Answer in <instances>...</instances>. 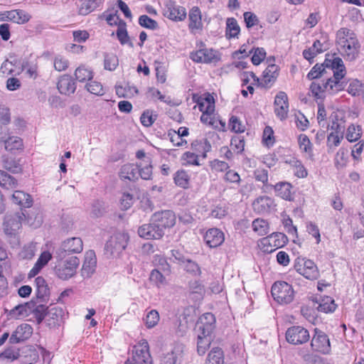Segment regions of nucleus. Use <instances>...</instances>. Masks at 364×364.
<instances>
[{"label": "nucleus", "instance_id": "nucleus-23", "mask_svg": "<svg viewBox=\"0 0 364 364\" xmlns=\"http://www.w3.org/2000/svg\"><path fill=\"white\" fill-rule=\"evenodd\" d=\"M97 259L94 251H88L85 253V261L81 269L84 277H90L95 271Z\"/></svg>", "mask_w": 364, "mask_h": 364}, {"label": "nucleus", "instance_id": "nucleus-7", "mask_svg": "<svg viewBox=\"0 0 364 364\" xmlns=\"http://www.w3.org/2000/svg\"><path fill=\"white\" fill-rule=\"evenodd\" d=\"M129 235L126 232H116L107 242L105 247L106 254L112 257H118L126 248Z\"/></svg>", "mask_w": 364, "mask_h": 364}, {"label": "nucleus", "instance_id": "nucleus-58", "mask_svg": "<svg viewBox=\"0 0 364 364\" xmlns=\"http://www.w3.org/2000/svg\"><path fill=\"white\" fill-rule=\"evenodd\" d=\"M119 64L118 58L113 53L105 55L104 66L106 70H114Z\"/></svg>", "mask_w": 364, "mask_h": 364}, {"label": "nucleus", "instance_id": "nucleus-57", "mask_svg": "<svg viewBox=\"0 0 364 364\" xmlns=\"http://www.w3.org/2000/svg\"><path fill=\"white\" fill-rule=\"evenodd\" d=\"M98 4L96 0H87L80 7L79 14L83 16L87 15L95 10Z\"/></svg>", "mask_w": 364, "mask_h": 364}, {"label": "nucleus", "instance_id": "nucleus-12", "mask_svg": "<svg viewBox=\"0 0 364 364\" xmlns=\"http://www.w3.org/2000/svg\"><path fill=\"white\" fill-rule=\"evenodd\" d=\"M310 338L309 331L302 326H294L286 331V340L293 345H301L306 343Z\"/></svg>", "mask_w": 364, "mask_h": 364}, {"label": "nucleus", "instance_id": "nucleus-34", "mask_svg": "<svg viewBox=\"0 0 364 364\" xmlns=\"http://www.w3.org/2000/svg\"><path fill=\"white\" fill-rule=\"evenodd\" d=\"M10 21L17 24H24L28 22L31 16L24 10L14 9L10 11Z\"/></svg>", "mask_w": 364, "mask_h": 364}, {"label": "nucleus", "instance_id": "nucleus-41", "mask_svg": "<svg viewBox=\"0 0 364 364\" xmlns=\"http://www.w3.org/2000/svg\"><path fill=\"white\" fill-rule=\"evenodd\" d=\"M205 364H224V355L222 349L213 348L208 355Z\"/></svg>", "mask_w": 364, "mask_h": 364}, {"label": "nucleus", "instance_id": "nucleus-38", "mask_svg": "<svg viewBox=\"0 0 364 364\" xmlns=\"http://www.w3.org/2000/svg\"><path fill=\"white\" fill-rule=\"evenodd\" d=\"M126 27L127 24L125 22L120 23L116 31L117 37L122 45L127 44L130 48H133L134 44L130 40Z\"/></svg>", "mask_w": 364, "mask_h": 364}, {"label": "nucleus", "instance_id": "nucleus-18", "mask_svg": "<svg viewBox=\"0 0 364 364\" xmlns=\"http://www.w3.org/2000/svg\"><path fill=\"white\" fill-rule=\"evenodd\" d=\"M274 112L281 120L287 117L289 112V102L287 95L282 91L279 92L274 98Z\"/></svg>", "mask_w": 364, "mask_h": 364}, {"label": "nucleus", "instance_id": "nucleus-51", "mask_svg": "<svg viewBox=\"0 0 364 364\" xmlns=\"http://www.w3.org/2000/svg\"><path fill=\"white\" fill-rule=\"evenodd\" d=\"M191 146L194 150L201 152L203 158H206L207 152H208L211 149L210 144L205 139L193 141L191 144Z\"/></svg>", "mask_w": 364, "mask_h": 364}, {"label": "nucleus", "instance_id": "nucleus-31", "mask_svg": "<svg viewBox=\"0 0 364 364\" xmlns=\"http://www.w3.org/2000/svg\"><path fill=\"white\" fill-rule=\"evenodd\" d=\"M52 259V255L48 251L43 252L39 256L38 260L35 263L33 268L30 270L28 276L30 277H35L40 271Z\"/></svg>", "mask_w": 364, "mask_h": 364}, {"label": "nucleus", "instance_id": "nucleus-55", "mask_svg": "<svg viewBox=\"0 0 364 364\" xmlns=\"http://www.w3.org/2000/svg\"><path fill=\"white\" fill-rule=\"evenodd\" d=\"M226 36L229 38L236 37L240 32V26L233 18L227 19Z\"/></svg>", "mask_w": 364, "mask_h": 364}, {"label": "nucleus", "instance_id": "nucleus-29", "mask_svg": "<svg viewBox=\"0 0 364 364\" xmlns=\"http://www.w3.org/2000/svg\"><path fill=\"white\" fill-rule=\"evenodd\" d=\"M273 205V200L268 196H260L252 203L254 210L259 213H268Z\"/></svg>", "mask_w": 364, "mask_h": 364}, {"label": "nucleus", "instance_id": "nucleus-47", "mask_svg": "<svg viewBox=\"0 0 364 364\" xmlns=\"http://www.w3.org/2000/svg\"><path fill=\"white\" fill-rule=\"evenodd\" d=\"M37 250V243L29 242L23 247L19 256L24 259H31L35 256Z\"/></svg>", "mask_w": 364, "mask_h": 364}, {"label": "nucleus", "instance_id": "nucleus-28", "mask_svg": "<svg viewBox=\"0 0 364 364\" xmlns=\"http://www.w3.org/2000/svg\"><path fill=\"white\" fill-rule=\"evenodd\" d=\"M139 167L134 164H127L122 166L119 175L122 180L136 181L138 179Z\"/></svg>", "mask_w": 364, "mask_h": 364}, {"label": "nucleus", "instance_id": "nucleus-54", "mask_svg": "<svg viewBox=\"0 0 364 364\" xmlns=\"http://www.w3.org/2000/svg\"><path fill=\"white\" fill-rule=\"evenodd\" d=\"M188 134V129L186 127H180L177 132H174L173 134H169L170 139L172 143H175V139L177 138L179 141H177L175 145L180 146L186 144V141L182 139L183 136H186Z\"/></svg>", "mask_w": 364, "mask_h": 364}, {"label": "nucleus", "instance_id": "nucleus-64", "mask_svg": "<svg viewBox=\"0 0 364 364\" xmlns=\"http://www.w3.org/2000/svg\"><path fill=\"white\" fill-rule=\"evenodd\" d=\"M139 23L141 26L154 30L158 27L157 22L146 15H142L139 18Z\"/></svg>", "mask_w": 364, "mask_h": 364}, {"label": "nucleus", "instance_id": "nucleus-27", "mask_svg": "<svg viewBox=\"0 0 364 364\" xmlns=\"http://www.w3.org/2000/svg\"><path fill=\"white\" fill-rule=\"evenodd\" d=\"M278 66L272 64L267 66L263 73V77L261 82V86L269 87L278 77Z\"/></svg>", "mask_w": 364, "mask_h": 364}, {"label": "nucleus", "instance_id": "nucleus-52", "mask_svg": "<svg viewBox=\"0 0 364 364\" xmlns=\"http://www.w3.org/2000/svg\"><path fill=\"white\" fill-rule=\"evenodd\" d=\"M6 150L13 151L21 149L23 146L22 140L18 136H9L4 141Z\"/></svg>", "mask_w": 364, "mask_h": 364}, {"label": "nucleus", "instance_id": "nucleus-5", "mask_svg": "<svg viewBox=\"0 0 364 364\" xmlns=\"http://www.w3.org/2000/svg\"><path fill=\"white\" fill-rule=\"evenodd\" d=\"M26 220V211L21 210L6 215L3 224L4 234L9 238H16L21 228L22 223Z\"/></svg>", "mask_w": 364, "mask_h": 364}, {"label": "nucleus", "instance_id": "nucleus-32", "mask_svg": "<svg viewBox=\"0 0 364 364\" xmlns=\"http://www.w3.org/2000/svg\"><path fill=\"white\" fill-rule=\"evenodd\" d=\"M11 200L22 208H29L33 204L31 196L22 191H15L11 196Z\"/></svg>", "mask_w": 364, "mask_h": 364}, {"label": "nucleus", "instance_id": "nucleus-10", "mask_svg": "<svg viewBox=\"0 0 364 364\" xmlns=\"http://www.w3.org/2000/svg\"><path fill=\"white\" fill-rule=\"evenodd\" d=\"M287 238L283 233L274 232L259 240V246L264 252H272L286 245Z\"/></svg>", "mask_w": 364, "mask_h": 364}, {"label": "nucleus", "instance_id": "nucleus-49", "mask_svg": "<svg viewBox=\"0 0 364 364\" xmlns=\"http://www.w3.org/2000/svg\"><path fill=\"white\" fill-rule=\"evenodd\" d=\"M159 314L155 309L148 311L144 318V321L147 328H152L155 327L159 323Z\"/></svg>", "mask_w": 364, "mask_h": 364}, {"label": "nucleus", "instance_id": "nucleus-22", "mask_svg": "<svg viewBox=\"0 0 364 364\" xmlns=\"http://www.w3.org/2000/svg\"><path fill=\"white\" fill-rule=\"evenodd\" d=\"M64 314L62 308L58 306H50L46 313V321L50 328L59 326Z\"/></svg>", "mask_w": 364, "mask_h": 364}, {"label": "nucleus", "instance_id": "nucleus-25", "mask_svg": "<svg viewBox=\"0 0 364 364\" xmlns=\"http://www.w3.org/2000/svg\"><path fill=\"white\" fill-rule=\"evenodd\" d=\"M34 306L32 301L18 304L10 310L9 316L14 319L27 317L33 311Z\"/></svg>", "mask_w": 364, "mask_h": 364}, {"label": "nucleus", "instance_id": "nucleus-40", "mask_svg": "<svg viewBox=\"0 0 364 364\" xmlns=\"http://www.w3.org/2000/svg\"><path fill=\"white\" fill-rule=\"evenodd\" d=\"M325 50L326 48H323V45L320 42V41L316 40L314 41L311 47L304 50L303 55L305 59L311 60L317 54L323 53Z\"/></svg>", "mask_w": 364, "mask_h": 364}, {"label": "nucleus", "instance_id": "nucleus-1", "mask_svg": "<svg viewBox=\"0 0 364 364\" xmlns=\"http://www.w3.org/2000/svg\"><path fill=\"white\" fill-rule=\"evenodd\" d=\"M327 67L331 65L333 68V77L328 78L326 82H313L310 86V91L312 95L317 97H323L324 92L333 93L342 90V83L340 80L346 75V68L341 58H333V60L326 59Z\"/></svg>", "mask_w": 364, "mask_h": 364}, {"label": "nucleus", "instance_id": "nucleus-48", "mask_svg": "<svg viewBox=\"0 0 364 364\" xmlns=\"http://www.w3.org/2000/svg\"><path fill=\"white\" fill-rule=\"evenodd\" d=\"M175 183L183 188H188L189 186L190 176L184 170L178 171L173 177Z\"/></svg>", "mask_w": 364, "mask_h": 364}, {"label": "nucleus", "instance_id": "nucleus-17", "mask_svg": "<svg viewBox=\"0 0 364 364\" xmlns=\"http://www.w3.org/2000/svg\"><path fill=\"white\" fill-rule=\"evenodd\" d=\"M138 234L141 237L146 240H159L163 237L164 232L158 227L154 221L151 220L150 223L144 224L139 228Z\"/></svg>", "mask_w": 364, "mask_h": 364}, {"label": "nucleus", "instance_id": "nucleus-4", "mask_svg": "<svg viewBox=\"0 0 364 364\" xmlns=\"http://www.w3.org/2000/svg\"><path fill=\"white\" fill-rule=\"evenodd\" d=\"M343 114L340 111L332 112L330 119L332 122L331 129L334 132H331L327 136V146L328 149H333L339 146L343 139V134L345 128L344 121L343 120Z\"/></svg>", "mask_w": 364, "mask_h": 364}, {"label": "nucleus", "instance_id": "nucleus-8", "mask_svg": "<svg viewBox=\"0 0 364 364\" xmlns=\"http://www.w3.org/2000/svg\"><path fill=\"white\" fill-rule=\"evenodd\" d=\"M272 294L279 304H289L294 296L291 286L285 282H275L272 287Z\"/></svg>", "mask_w": 364, "mask_h": 364}, {"label": "nucleus", "instance_id": "nucleus-3", "mask_svg": "<svg viewBox=\"0 0 364 364\" xmlns=\"http://www.w3.org/2000/svg\"><path fill=\"white\" fill-rule=\"evenodd\" d=\"M215 318L213 314H204L200 318L199 333L197 337V352L203 355L210 348L214 336Z\"/></svg>", "mask_w": 364, "mask_h": 364}, {"label": "nucleus", "instance_id": "nucleus-11", "mask_svg": "<svg viewBox=\"0 0 364 364\" xmlns=\"http://www.w3.org/2000/svg\"><path fill=\"white\" fill-rule=\"evenodd\" d=\"M82 249L83 245L81 238L71 237L62 242L56 254L58 258L65 259L70 254L81 252Z\"/></svg>", "mask_w": 364, "mask_h": 364}, {"label": "nucleus", "instance_id": "nucleus-45", "mask_svg": "<svg viewBox=\"0 0 364 364\" xmlns=\"http://www.w3.org/2000/svg\"><path fill=\"white\" fill-rule=\"evenodd\" d=\"M348 161V149L341 147L336 154L334 159L335 166L338 169H341L346 166Z\"/></svg>", "mask_w": 364, "mask_h": 364}, {"label": "nucleus", "instance_id": "nucleus-37", "mask_svg": "<svg viewBox=\"0 0 364 364\" xmlns=\"http://www.w3.org/2000/svg\"><path fill=\"white\" fill-rule=\"evenodd\" d=\"M35 282L36 285L37 297L45 301L50 294V290L45 279L42 277H38Z\"/></svg>", "mask_w": 364, "mask_h": 364}, {"label": "nucleus", "instance_id": "nucleus-2", "mask_svg": "<svg viewBox=\"0 0 364 364\" xmlns=\"http://www.w3.org/2000/svg\"><path fill=\"white\" fill-rule=\"evenodd\" d=\"M336 43L338 50L348 60H354L358 55L360 44L355 33L341 28L336 33Z\"/></svg>", "mask_w": 364, "mask_h": 364}, {"label": "nucleus", "instance_id": "nucleus-62", "mask_svg": "<svg viewBox=\"0 0 364 364\" xmlns=\"http://www.w3.org/2000/svg\"><path fill=\"white\" fill-rule=\"evenodd\" d=\"M364 91L363 84L358 80H352L348 87V92L353 96L361 95Z\"/></svg>", "mask_w": 364, "mask_h": 364}, {"label": "nucleus", "instance_id": "nucleus-33", "mask_svg": "<svg viewBox=\"0 0 364 364\" xmlns=\"http://www.w3.org/2000/svg\"><path fill=\"white\" fill-rule=\"evenodd\" d=\"M3 167L12 173H19L23 171L20 160L9 156H3L1 158Z\"/></svg>", "mask_w": 364, "mask_h": 364}, {"label": "nucleus", "instance_id": "nucleus-61", "mask_svg": "<svg viewBox=\"0 0 364 364\" xmlns=\"http://www.w3.org/2000/svg\"><path fill=\"white\" fill-rule=\"evenodd\" d=\"M85 88L89 92L96 95H103L105 92L102 84L97 81H90L86 84Z\"/></svg>", "mask_w": 364, "mask_h": 364}, {"label": "nucleus", "instance_id": "nucleus-26", "mask_svg": "<svg viewBox=\"0 0 364 364\" xmlns=\"http://www.w3.org/2000/svg\"><path fill=\"white\" fill-rule=\"evenodd\" d=\"M201 11L198 6H193L188 14V28L192 31L201 30L203 28Z\"/></svg>", "mask_w": 364, "mask_h": 364}, {"label": "nucleus", "instance_id": "nucleus-56", "mask_svg": "<svg viewBox=\"0 0 364 364\" xmlns=\"http://www.w3.org/2000/svg\"><path fill=\"white\" fill-rule=\"evenodd\" d=\"M242 80V86H245L249 84L261 85L259 79L252 72H243L240 75Z\"/></svg>", "mask_w": 364, "mask_h": 364}, {"label": "nucleus", "instance_id": "nucleus-19", "mask_svg": "<svg viewBox=\"0 0 364 364\" xmlns=\"http://www.w3.org/2000/svg\"><path fill=\"white\" fill-rule=\"evenodd\" d=\"M190 58L196 63H210L217 62L220 58L217 52L213 49L203 48L196 52H192Z\"/></svg>", "mask_w": 364, "mask_h": 364}, {"label": "nucleus", "instance_id": "nucleus-63", "mask_svg": "<svg viewBox=\"0 0 364 364\" xmlns=\"http://www.w3.org/2000/svg\"><path fill=\"white\" fill-rule=\"evenodd\" d=\"M53 66L55 70L62 72L68 68L69 62L65 58L58 55L53 60Z\"/></svg>", "mask_w": 364, "mask_h": 364}, {"label": "nucleus", "instance_id": "nucleus-21", "mask_svg": "<svg viewBox=\"0 0 364 364\" xmlns=\"http://www.w3.org/2000/svg\"><path fill=\"white\" fill-rule=\"evenodd\" d=\"M225 240L224 233L218 228H210L204 235V241L210 248L217 247Z\"/></svg>", "mask_w": 364, "mask_h": 364}, {"label": "nucleus", "instance_id": "nucleus-39", "mask_svg": "<svg viewBox=\"0 0 364 364\" xmlns=\"http://www.w3.org/2000/svg\"><path fill=\"white\" fill-rule=\"evenodd\" d=\"M18 186L17 180L7 172L0 170V186L6 189H13Z\"/></svg>", "mask_w": 364, "mask_h": 364}, {"label": "nucleus", "instance_id": "nucleus-35", "mask_svg": "<svg viewBox=\"0 0 364 364\" xmlns=\"http://www.w3.org/2000/svg\"><path fill=\"white\" fill-rule=\"evenodd\" d=\"M198 108L202 112L214 113L215 101L213 97L208 94L205 97H201L198 102Z\"/></svg>", "mask_w": 364, "mask_h": 364}, {"label": "nucleus", "instance_id": "nucleus-36", "mask_svg": "<svg viewBox=\"0 0 364 364\" xmlns=\"http://www.w3.org/2000/svg\"><path fill=\"white\" fill-rule=\"evenodd\" d=\"M328 70L330 72L333 73V68L331 65L327 67L326 65V61L324 62L323 64L321 65L316 64L312 68V69L308 73L307 77L309 80L318 78L320 77H322L324 74H327Z\"/></svg>", "mask_w": 364, "mask_h": 364}, {"label": "nucleus", "instance_id": "nucleus-44", "mask_svg": "<svg viewBox=\"0 0 364 364\" xmlns=\"http://www.w3.org/2000/svg\"><path fill=\"white\" fill-rule=\"evenodd\" d=\"M74 75L76 80L81 82L90 80L93 77L92 70L85 65H80L76 68Z\"/></svg>", "mask_w": 364, "mask_h": 364}, {"label": "nucleus", "instance_id": "nucleus-59", "mask_svg": "<svg viewBox=\"0 0 364 364\" xmlns=\"http://www.w3.org/2000/svg\"><path fill=\"white\" fill-rule=\"evenodd\" d=\"M157 114L153 111L147 109L144 112L140 117L141 124L146 127L151 126L156 120Z\"/></svg>", "mask_w": 364, "mask_h": 364}, {"label": "nucleus", "instance_id": "nucleus-6", "mask_svg": "<svg viewBox=\"0 0 364 364\" xmlns=\"http://www.w3.org/2000/svg\"><path fill=\"white\" fill-rule=\"evenodd\" d=\"M55 267L56 275L61 279L66 280L75 275L80 260L76 256L66 257L65 259L58 258Z\"/></svg>", "mask_w": 364, "mask_h": 364}, {"label": "nucleus", "instance_id": "nucleus-46", "mask_svg": "<svg viewBox=\"0 0 364 364\" xmlns=\"http://www.w3.org/2000/svg\"><path fill=\"white\" fill-rule=\"evenodd\" d=\"M334 300L330 296H324L321 299L318 309L325 313H331L336 309Z\"/></svg>", "mask_w": 364, "mask_h": 364}, {"label": "nucleus", "instance_id": "nucleus-50", "mask_svg": "<svg viewBox=\"0 0 364 364\" xmlns=\"http://www.w3.org/2000/svg\"><path fill=\"white\" fill-rule=\"evenodd\" d=\"M362 135V129L359 125L351 124L346 131V138L350 142L358 141Z\"/></svg>", "mask_w": 364, "mask_h": 364}, {"label": "nucleus", "instance_id": "nucleus-53", "mask_svg": "<svg viewBox=\"0 0 364 364\" xmlns=\"http://www.w3.org/2000/svg\"><path fill=\"white\" fill-rule=\"evenodd\" d=\"M252 229L259 235H264L269 231V225L266 220L257 218L252 222Z\"/></svg>", "mask_w": 364, "mask_h": 364}, {"label": "nucleus", "instance_id": "nucleus-30", "mask_svg": "<svg viewBox=\"0 0 364 364\" xmlns=\"http://www.w3.org/2000/svg\"><path fill=\"white\" fill-rule=\"evenodd\" d=\"M276 195L284 200H293L292 186L288 182H279L273 186Z\"/></svg>", "mask_w": 364, "mask_h": 364}, {"label": "nucleus", "instance_id": "nucleus-13", "mask_svg": "<svg viewBox=\"0 0 364 364\" xmlns=\"http://www.w3.org/2000/svg\"><path fill=\"white\" fill-rule=\"evenodd\" d=\"M132 358L136 364L151 363L149 346L146 340L141 339L138 344L134 347Z\"/></svg>", "mask_w": 364, "mask_h": 364}, {"label": "nucleus", "instance_id": "nucleus-60", "mask_svg": "<svg viewBox=\"0 0 364 364\" xmlns=\"http://www.w3.org/2000/svg\"><path fill=\"white\" fill-rule=\"evenodd\" d=\"M181 160L183 161V165H194V166H200L198 162V155L192 153L191 151L185 152L181 157Z\"/></svg>", "mask_w": 364, "mask_h": 364}, {"label": "nucleus", "instance_id": "nucleus-24", "mask_svg": "<svg viewBox=\"0 0 364 364\" xmlns=\"http://www.w3.org/2000/svg\"><path fill=\"white\" fill-rule=\"evenodd\" d=\"M57 87L61 94L70 95L75 92L76 85L70 75H64L59 78Z\"/></svg>", "mask_w": 364, "mask_h": 364}, {"label": "nucleus", "instance_id": "nucleus-20", "mask_svg": "<svg viewBox=\"0 0 364 364\" xmlns=\"http://www.w3.org/2000/svg\"><path fill=\"white\" fill-rule=\"evenodd\" d=\"M33 333V328L30 324L22 323L16 327L10 336L11 343H18L29 338Z\"/></svg>", "mask_w": 364, "mask_h": 364}, {"label": "nucleus", "instance_id": "nucleus-43", "mask_svg": "<svg viewBox=\"0 0 364 364\" xmlns=\"http://www.w3.org/2000/svg\"><path fill=\"white\" fill-rule=\"evenodd\" d=\"M139 173L138 177L140 176L144 180H150L152 176V166L150 164V159L146 158L144 160L143 163L138 165Z\"/></svg>", "mask_w": 364, "mask_h": 364}, {"label": "nucleus", "instance_id": "nucleus-14", "mask_svg": "<svg viewBox=\"0 0 364 364\" xmlns=\"http://www.w3.org/2000/svg\"><path fill=\"white\" fill-rule=\"evenodd\" d=\"M314 350L323 354H328L331 351L330 341L327 335L323 331L315 329V334L311 342Z\"/></svg>", "mask_w": 364, "mask_h": 364}, {"label": "nucleus", "instance_id": "nucleus-42", "mask_svg": "<svg viewBox=\"0 0 364 364\" xmlns=\"http://www.w3.org/2000/svg\"><path fill=\"white\" fill-rule=\"evenodd\" d=\"M290 166L294 169V174L298 178H305L307 176L308 173L302 163L296 158H291L286 161Z\"/></svg>", "mask_w": 364, "mask_h": 364}, {"label": "nucleus", "instance_id": "nucleus-9", "mask_svg": "<svg viewBox=\"0 0 364 364\" xmlns=\"http://www.w3.org/2000/svg\"><path fill=\"white\" fill-rule=\"evenodd\" d=\"M295 270L311 280L316 279L319 277V271L316 264L311 259L297 258L294 262Z\"/></svg>", "mask_w": 364, "mask_h": 364}, {"label": "nucleus", "instance_id": "nucleus-15", "mask_svg": "<svg viewBox=\"0 0 364 364\" xmlns=\"http://www.w3.org/2000/svg\"><path fill=\"white\" fill-rule=\"evenodd\" d=\"M163 13L166 17L173 21H183L186 17V9L171 0L165 2Z\"/></svg>", "mask_w": 364, "mask_h": 364}, {"label": "nucleus", "instance_id": "nucleus-16", "mask_svg": "<svg viewBox=\"0 0 364 364\" xmlns=\"http://www.w3.org/2000/svg\"><path fill=\"white\" fill-rule=\"evenodd\" d=\"M176 215L171 210L157 212L151 217V221H154L164 232L166 228H172L176 223Z\"/></svg>", "mask_w": 364, "mask_h": 364}]
</instances>
